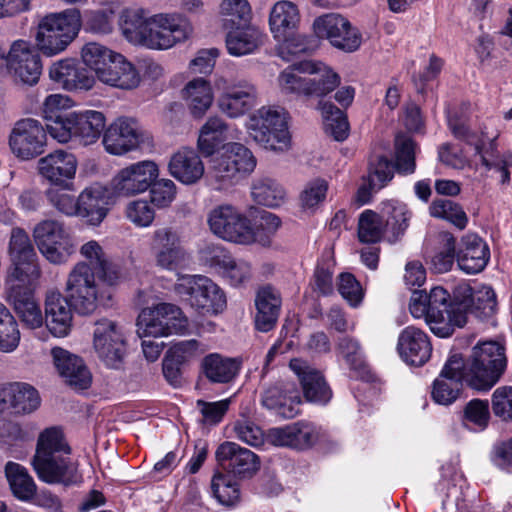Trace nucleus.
Returning <instances> with one entry per match:
<instances>
[{"instance_id": "f257e3e1", "label": "nucleus", "mask_w": 512, "mask_h": 512, "mask_svg": "<svg viewBox=\"0 0 512 512\" xmlns=\"http://www.w3.org/2000/svg\"><path fill=\"white\" fill-rule=\"evenodd\" d=\"M409 311L414 318H424L431 332L441 338L451 336L456 327L466 324L463 309L453 305L448 291L441 286L433 287L429 294L413 291Z\"/></svg>"}, {"instance_id": "f03ea898", "label": "nucleus", "mask_w": 512, "mask_h": 512, "mask_svg": "<svg viewBox=\"0 0 512 512\" xmlns=\"http://www.w3.org/2000/svg\"><path fill=\"white\" fill-rule=\"evenodd\" d=\"M507 364L503 344L492 340L479 342L472 348L468 360L463 362L464 381L472 389L487 392L500 381Z\"/></svg>"}, {"instance_id": "7ed1b4c3", "label": "nucleus", "mask_w": 512, "mask_h": 512, "mask_svg": "<svg viewBox=\"0 0 512 512\" xmlns=\"http://www.w3.org/2000/svg\"><path fill=\"white\" fill-rule=\"evenodd\" d=\"M249 137L266 150L285 152L291 147L288 112L279 106H262L245 124Z\"/></svg>"}, {"instance_id": "20e7f679", "label": "nucleus", "mask_w": 512, "mask_h": 512, "mask_svg": "<svg viewBox=\"0 0 512 512\" xmlns=\"http://www.w3.org/2000/svg\"><path fill=\"white\" fill-rule=\"evenodd\" d=\"M255 167L256 159L247 147L229 143L223 146L221 153L212 156L205 177L213 189L224 190L253 172Z\"/></svg>"}, {"instance_id": "39448f33", "label": "nucleus", "mask_w": 512, "mask_h": 512, "mask_svg": "<svg viewBox=\"0 0 512 512\" xmlns=\"http://www.w3.org/2000/svg\"><path fill=\"white\" fill-rule=\"evenodd\" d=\"M81 25V13L76 8L47 14L37 25L36 45L46 56L57 55L76 38Z\"/></svg>"}, {"instance_id": "423d86ee", "label": "nucleus", "mask_w": 512, "mask_h": 512, "mask_svg": "<svg viewBox=\"0 0 512 512\" xmlns=\"http://www.w3.org/2000/svg\"><path fill=\"white\" fill-rule=\"evenodd\" d=\"M174 292L201 314H219L227 306L224 291L203 275H179Z\"/></svg>"}, {"instance_id": "0eeeda50", "label": "nucleus", "mask_w": 512, "mask_h": 512, "mask_svg": "<svg viewBox=\"0 0 512 512\" xmlns=\"http://www.w3.org/2000/svg\"><path fill=\"white\" fill-rule=\"evenodd\" d=\"M106 127V117L101 111L81 110L65 114L62 122L51 126L50 136L65 144L72 139L87 146L98 141Z\"/></svg>"}, {"instance_id": "6e6552de", "label": "nucleus", "mask_w": 512, "mask_h": 512, "mask_svg": "<svg viewBox=\"0 0 512 512\" xmlns=\"http://www.w3.org/2000/svg\"><path fill=\"white\" fill-rule=\"evenodd\" d=\"M65 293L71 307L79 314L93 313L102 298L94 269L84 261H78L69 271Z\"/></svg>"}, {"instance_id": "1a4fd4ad", "label": "nucleus", "mask_w": 512, "mask_h": 512, "mask_svg": "<svg viewBox=\"0 0 512 512\" xmlns=\"http://www.w3.org/2000/svg\"><path fill=\"white\" fill-rule=\"evenodd\" d=\"M215 88L219 93L217 106L229 118H239L257 104V87L244 77L220 76Z\"/></svg>"}, {"instance_id": "9d476101", "label": "nucleus", "mask_w": 512, "mask_h": 512, "mask_svg": "<svg viewBox=\"0 0 512 512\" xmlns=\"http://www.w3.org/2000/svg\"><path fill=\"white\" fill-rule=\"evenodd\" d=\"M312 31L320 40H326L335 49L345 53L357 51L362 44V34L348 18L340 13L328 12L317 16Z\"/></svg>"}, {"instance_id": "9b49d317", "label": "nucleus", "mask_w": 512, "mask_h": 512, "mask_svg": "<svg viewBox=\"0 0 512 512\" xmlns=\"http://www.w3.org/2000/svg\"><path fill=\"white\" fill-rule=\"evenodd\" d=\"M33 238L41 255L51 264H65L75 252L73 240L60 221L39 222L33 229Z\"/></svg>"}, {"instance_id": "f8f14e48", "label": "nucleus", "mask_w": 512, "mask_h": 512, "mask_svg": "<svg viewBox=\"0 0 512 512\" xmlns=\"http://www.w3.org/2000/svg\"><path fill=\"white\" fill-rule=\"evenodd\" d=\"M102 144L107 153L122 156L153 144V137L131 117L115 119L104 131Z\"/></svg>"}, {"instance_id": "ddd939ff", "label": "nucleus", "mask_w": 512, "mask_h": 512, "mask_svg": "<svg viewBox=\"0 0 512 512\" xmlns=\"http://www.w3.org/2000/svg\"><path fill=\"white\" fill-rule=\"evenodd\" d=\"M211 231L218 237L237 244H252L255 240L250 220L239 209L222 204L213 208L208 215Z\"/></svg>"}, {"instance_id": "4468645a", "label": "nucleus", "mask_w": 512, "mask_h": 512, "mask_svg": "<svg viewBox=\"0 0 512 512\" xmlns=\"http://www.w3.org/2000/svg\"><path fill=\"white\" fill-rule=\"evenodd\" d=\"M448 125L452 134L459 139L465 140L469 145L474 146L475 154L480 157L482 165L487 170H496L500 174V184L508 185L510 183V171L512 167V152L506 151L499 153L494 140L485 143L481 140H475L465 124L459 119L448 116Z\"/></svg>"}, {"instance_id": "2eb2a0df", "label": "nucleus", "mask_w": 512, "mask_h": 512, "mask_svg": "<svg viewBox=\"0 0 512 512\" xmlns=\"http://www.w3.org/2000/svg\"><path fill=\"white\" fill-rule=\"evenodd\" d=\"M158 175L159 169L154 161L142 160L118 170L109 186L116 198H129L146 192Z\"/></svg>"}, {"instance_id": "dca6fc26", "label": "nucleus", "mask_w": 512, "mask_h": 512, "mask_svg": "<svg viewBox=\"0 0 512 512\" xmlns=\"http://www.w3.org/2000/svg\"><path fill=\"white\" fill-rule=\"evenodd\" d=\"M93 350L99 360L109 368H120L126 354V339L122 328L114 321L103 318L95 323Z\"/></svg>"}, {"instance_id": "f3484780", "label": "nucleus", "mask_w": 512, "mask_h": 512, "mask_svg": "<svg viewBox=\"0 0 512 512\" xmlns=\"http://www.w3.org/2000/svg\"><path fill=\"white\" fill-rule=\"evenodd\" d=\"M192 32L188 23L182 24L178 13H160L150 16L148 36L144 46L152 50H166L186 40Z\"/></svg>"}, {"instance_id": "a211bd4d", "label": "nucleus", "mask_w": 512, "mask_h": 512, "mask_svg": "<svg viewBox=\"0 0 512 512\" xmlns=\"http://www.w3.org/2000/svg\"><path fill=\"white\" fill-rule=\"evenodd\" d=\"M9 73L14 81L33 86L42 73V63L38 52L24 40L15 41L4 57Z\"/></svg>"}, {"instance_id": "6ab92c4d", "label": "nucleus", "mask_w": 512, "mask_h": 512, "mask_svg": "<svg viewBox=\"0 0 512 512\" xmlns=\"http://www.w3.org/2000/svg\"><path fill=\"white\" fill-rule=\"evenodd\" d=\"M46 144L45 128L38 120L32 118L17 121L9 137L13 154L22 160H30L42 154Z\"/></svg>"}, {"instance_id": "aec40b11", "label": "nucleus", "mask_w": 512, "mask_h": 512, "mask_svg": "<svg viewBox=\"0 0 512 512\" xmlns=\"http://www.w3.org/2000/svg\"><path fill=\"white\" fill-rule=\"evenodd\" d=\"M78 169L76 156L63 149H57L41 157L37 162V171L51 187L74 190L73 181Z\"/></svg>"}, {"instance_id": "412c9836", "label": "nucleus", "mask_w": 512, "mask_h": 512, "mask_svg": "<svg viewBox=\"0 0 512 512\" xmlns=\"http://www.w3.org/2000/svg\"><path fill=\"white\" fill-rule=\"evenodd\" d=\"M115 198L110 186L93 183L79 193L76 216L88 225L99 226L107 217Z\"/></svg>"}, {"instance_id": "4be33fe9", "label": "nucleus", "mask_w": 512, "mask_h": 512, "mask_svg": "<svg viewBox=\"0 0 512 512\" xmlns=\"http://www.w3.org/2000/svg\"><path fill=\"white\" fill-rule=\"evenodd\" d=\"M222 470L238 478H250L260 468L259 457L251 450L234 442H224L215 453Z\"/></svg>"}, {"instance_id": "5701e85b", "label": "nucleus", "mask_w": 512, "mask_h": 512, "mask_svg": "<svg viewBox=\"0 0 512 512\" xmlns=\"http://www.w3.org/2000/svg\"><path fill=\"white\" fill-rule=\"evenodd\" d=\"M261 402L276 415L291 419L299 414L302 400L295 383L281 380L264 389Z\"/></svg>"}, {"instance_id": "b1692460", "label": "nucleus", "mask_w": 512, "mask_h": 512, "mask_svg": "<svg viewBox=\"0 0 512 512\" xmlns=\"http://www.w3.org/2000/svg\"><path fill=\"white\" fill-rule=\"evenodd\" d=\"M69 455L61 454L48 460L32 462L39 479L48 484H62L64 486L81 483L82 474L78 470V463Z\"/></svg>"}, {"instance_id": "393cba45", "label": "nucleus", "mask_w": 512, "mask_h": 512, "mask_svg": "<svg viewBox=\"0 0 512 512\" xmlns=\"http://www.w3.org/2000/svg\"><path fill=\"white\" fill-rule=\"evenodd\" d=\"M203 258L210 267L214 268L232 286H239L252 276L249 262L231 256L219 246L209 247L202 252Z\"/></svg>"}, {"instance_id": "a878e982", "label": "nucleus", "mask_w": 512, "mask_h": 512, "mask_svg": "<svg viewBox=\"0 0 512 512\" xmlns=\"http://www.w3.org/2000/svg\"><path fill=\"white\" fill-rule=\"evenodd\" d=\"M463 359L460 355L451 356L444 365L432 388V398L440 405H450L459 396L462 388Z\"/></svg>"}, {"instance_id": "bb28decb", "label": "nucleus", "mask_w": 512, "mask_h": 512, "mask_svg": "<svg viewBox=\"0 0 512 512\" xmlns=\"http://www.w3.org/2000/svg\"><path fill=\"white\" fill-rule=\"evenodd\" d=\"M53 364L65 383L76 390L90 387L92 375L84 361L61 347L51 350Z\"/></svg>"}, {"instance_id": "cd10ccee", "label": "nucleus", "mask_w": 512, "mask_h": 512, "mask_svg": "<svg viewBox=\"0 0 512 512\" xmlns=\"http://www.w3.org/2000/svg\"><path fill=\"white\" fill-rule=\"evenodd\" d=\"M153 250L157 266L163 269H176L186 261V252L172 228L163 227L154 231Z\"/></svg>"}, {"instance_id": "c85d7f7f", "label": "nucleus", "mask_w": 512, "mask_h": 512, "mask_svg": "<svg viewBox=\"0 0 512 512\" xmlns=\"http://www.w3.org/2000/svg\"><path fill=\"white\" fill-rule=\"evenodd\" d=\"M299 68L303 74L310 75L307 77L306 97H317L324 101L323 98L340 85L338 73L323 62L301 61Z\"/></svg>"}, {"instance_id": "c756f323", "label": "nucleus", "mask_w": 512, "mask_h": 512, "mask_svg": "<svg viewBox=\"0 0 512 512\" xmlns=\"http://www.w3.org/2000/svg\"><path fill=\"white\" fill-rule=\"evenodd\" d=\"M302 384L307 401L325 405L332 398V391L322 374L301 359H292L289 364Z\"/></svg>"}, {"instance_id": "7c9ffc66", "label": "nucleus", "mask_w": 512, "mask_h": 512, "mask_svg": "<svg viewBox=\"0 0 512 512\" xmlns=\"http://www.w3.org/2000/svg\"><path fill=\"white\" fill-rule=\"evenodd\" d=\"M397 350L407 364L421 366L429 360L432 346L424 331L408 326L399 334Z\"/></svg>"}, {"instance_id": "2f4dec72", "label": "nucleus", "mask_w": 512, "mask_h": 512, "mask_svg": "<svg viewBox=\"0 0 512 512\" xmlns=\"http://www.w3.org/2000/svg\"><path fill=\"white\" fill-rule=\"evenodd\" d=\"M168 170L172 177L185 185L196 184L205 176L201 157L189 147H182L172 154Z\"/></svg>"}, {"instance_id": "473e14b6", "label": "nucleus", "mask_w": 512, "mask_h": 512, "mask_svg": "<svg viewBox=\"0 0 512 512\" xmlns=\"http://www.w3.org/2000/svg\"><path fill=\"white\" fill-rule=\"evenodd\" d=\"M490 259L488 245L477 235L467 234L462 237L457 250L458 267L466 274L481 272Z\"/></svg>"}, {"instance_id": "72a5a7b5", "label": "nucleus", "mask_w": 512, "mask_h": 512, "mask_svg": "<svg viewBox=\"0 0 512 512\" xmlns=\"http://www.w3.org/2000/svg\"><path fill=\"white\" fill-rule=\"evenodd\" d=\"M40 406L37 390L26 383H9L0 387V411L11 408L15 413L27 414Z\"/></svg>"}, {"instance_id": "f704fd0d", "label": "nucleus", "mask_w": 512, "mask_h": 512, "mask_svg": "<svg viewBox=\"0 0 512 512\" xmlns=\"http://www.w3.org/2000/svg\"><path fill=\"white\" fill-rule=\"evenodd\" d=\"M34 290L12 287L11 291H7L8 302L22 324L29 329L40 328L44 323L42 309Z\"/></svg>"}, {"instance_id": "c9c22d12", "label": "nucleus", "mask_w": 512, "mask_h": 512, "mask_svg": "<svg viewBox=\"0 0 512 512\" xmlns=\"http://www.w3.org/2000/svg\"><path fill=\"white\" fill-rule=\"evenodd\" d=\"M71 305L59 292H50L45 299V323L56 337L68 335L72 326Z\"/></svg>"}, {"instance_id": "e433bc0d", "label": "nucleus", "mask_w": 512, "mask_h": 512, "mask_svg": "<svg viewBox=\"0 0 512 512\" xmlns=\"http://www.w3.org/2000/svg\"><path fill=\"white\" fill-rule=\"evenodd\" d=\"M264 37L263 32L250 23L232 26L225 37L226 49L235 57L253 54L263 45Z\"/></svg>"}, {"instance_id": "4c0bfd02", "label": "nucleus", "mask_w": 512, "mask_h": 512, "mask_svg": "<svg viewBox=\"0 0 512 512\" xmlns=\"http://www.w3.org/2000/svg\"><path fill=\"white\" fill-rule=\"evenodd\" d=\"M98 80L114 88L132 90L139 86L141 76L136 67L125 56L117 53Z\"/></svg>"}, {"instance_id": "58836bf2", "label": "nucleus", "mask_w": 512, "mask_h": 512, "mask_svg": "<svg viewBox=\"0 0 512 512\" xmlns=\"http://www.w3.org/2000/svg\"><path fill=\"white\" fill-rule=\"evenodd\" d=\"M301 22L298 6L288 0L276 2L269 14V27L275 39H284L295 32Z\"/></svg>"}, {"instance_id": "ea45409f", "label": "nucleus", "mask_w": 512, "mask_h": 512, "mask_svg": "<svg viewBox=\"0 0 512 512\" xmlns=\"http://www.w3.org/2000/svg\"><path fill=\"white\" fill-rule=\"evenodd\" d=\"M255 326L261 332L270 331L276 324L280 308V293L271 286H264L257 292Z\"/></svg>"}, {"instance_id": "a19ab883", "label": "nucleus", "mask_w": 512, "mask_h": 512, "mask_svg": "<svg viewBox=\"0 0 512 512\" xmlns=\"http://www.w3.org/2000/svg\"><path fill=\"white\" fill-rule=\"evenodd\" d=\"M41 276L42 271L37 255L11 261L6 278V291H11L12 287L35 289Z\"/></svg>"}, {"instance_id": "79ce46f5", "label": "nucleus", "mask_w": 512, "mask_h": 512, "mask_svg": "<svg viewBox=\"0 0 512 512\" xmlns=\"http://www.w3.org/2000/svg\"><path fill=\"white\" fill-rule=\"evenodd\" d=\"M150 17L143 9H126L121 13L119 26L123 37L131 44L144 46Z\"/></svg>"}, {"instance_id": "37998d69", "label": "nucleus", "mask_w": 512, "mask_h": 512, "mask_svg": "<svg viewBox=\"0 0 512 512\" xmlns=\"http://www.w3.org/2000/svg\"><path fill=\"white\" fill-rule=\"evenodd\" d=\"M183 98L187 102L192 115L202 117L212 105V88L204 78H195L184 87Z\"/></svg>"}, {"instance_id": "c03bdc74", "label": "nucleus", "mask_w": 512, "mask_h": 512, "mask_svg": "<svg viewBox=\"0 0 512 512\" xmlns=\"http://www.w3.org/2000/svg\"><path fill=\"white\" fill-rule=\"evenodd\" d=\"M4 472L10 489L17 499L30 501L35 497L36 484L24 466L9 461L5 465Z\"/></svg>"}, {"instance_id": "a18cd8bd", "label": "nucleus", "mask_w": 512, "mask_h": 512, "mask_svg": "<svg viewBox=\"0 0 512 512\" xmlns=\"http://www.w3.org/2000/svg\"><path fill=\"white\" fill-rule=\"evenodd\" d=\"M204 375L213 383H228L238 374L240 364L236 359L210 354L202 361Z\"/></svg>"}, {"instance_id": "49530a36", "label": "nucleus", "mask_w": 512, "mask_h": 512, "mask_svg": "<svg viewBox=\"0 0 512 512\" xmlns=\"http://www.w3.org/2000/svg\"><path fill=\"white\" fill-rule=\"evenodd\" d=\"M459 291L463 293V299L460 301H452L453 305L459 306L463 309L467 317V309L470 306H475L476 309L482 310L485 315H490L496 308V295L490 286H482L477 291L473 292L472 288L468 285L458 287Z\"/></svg>"}, {"instance_id": "de8ad7c7", "label": "nucleus", "mask_w": 512, "mask_h": 512, "mask_svg": "<svg viewBox=\"0 0 512 512\" xmlns=\"http://www.w3.org/2000/svg\"><path fill=\"white\" fill-rule=\"evenodd\" d=\"M227 124L220 117H210L200 129L197 147L205 157L213 156L225 141Z\"/></svg>"}, {"instance_id": "09e8293b", "label": "nucleus", "mask_w": 512, "mask_h": 512, "mask_svg": "<svg viewBox=\"0 0 512 512\" xmlns=\"http://www.w3.org/2000/svg\"><path fill=\"white\" fill-rule=\"evenodd\" d=\"M71 450L66 443L60 429L51 427L45 429L38 437L36 453L32 462L48 460L61 454H70Z\"/></svg>"}, {"instance_id": "8fccbe9b", "label": "nucleus", "mask_w": 512, "mask_h": 512, "mask_svg": "<svg viewBox=\"0 0 512 512\" xmlns=\"http://www.w3.org/2000/svg\"><path fill=\"white\" fill-rule=\"evenodd\" d=\"M118 52L97 43H86L81 49V59L84 65L94 72L98 80L113 61Z\"/></svg>"}, {"instance_id": "3c124183", "label": "nucleus", "mask_w": 512, "mask_h": 512, "mask_svg": "<svg viewBox=\"0 0 512 512\" xmlns=\"http://www.w3.org/2000/svg\"><path fill=\"white\" fill-rule=\"evenodd\" d=\"M317 109L320 110L326 133L337 141H343L349 133V123L346 115L329 101H319Z\"/></svg>"}, {"instance_id": "603ef678", "label": "nucleus", "mask_w": 512, "mask_h": 512, "mask_svg": "<svg viewBox=\"0 0 512 512\" xmlns=\"http://www.w3.org/2000/svg\"><path fill=\"white\" fill-rule=\"evenodd\" d=\"M251 195L256 203L276 208L284 203L286 193L284 188L275 180L263 178L254 181Z\"/></svg>"}, {"instance_id": "864d4df0", "label": "nucleus", "mask_w": 512, "mask_h": 512, "mask_svg": "<svg viewBox=\"0 0 512 512\" xmlns=\"http://www.w3.org/2000/svg\"><path fill=\"white\" fill-rule=\"evenodd\" d=\"M165 309L171 311L168 306H152L144 308L137 319V333L139 337H162L164 326L161 324L159 315L166 313Z\"/></svg>"}, {"instance_id": "5fc2aeb1", "label": "nucleus", "mask_w": 512, "mask_h": 512, "mask_svg": "<svg viewBox=\"0 0 512 512\" xmlns=\"http://www.w3.org/2000/svg\"><path fill=\"white\" fill-rule=\"evenodd\" d=\"M416 144L407 136L395 140V169L399 174L411 175L416 170Z\"/></svg>"}, {"instance_id": "6e6d98bb", "label": "nucleus", "mask_w": 512, "mask_h": 512, "mask_svg": "<svg viewBox=\"0 0 512 512\" xmlns=\"http://www.w3.org/2000/svg\"><path fill=\"white\" fill-rule=\"evenodd\" d=\"M74 106V101L67 95L56 93L48 95L41 106V114L47 123V132L50 134L51 126L62 122L65 115L62 113Z\"/></svg>"}, {"instance_id": "4d7b16f0", "label": "nucleus", "mask_w": 512, "mask_h": 512, "mask_svg": "<svg viewBox=\"0 0 512 512\" xmlns=\"http://www.w3.org/2000/svg\"><path fill=\"white\" fill-rule=\"evenodd\" d=\"M429 212L432 217L448 220L460 229H464L468 223L462 207L448 199H435L429 207Z\"/></svg>"}, {"instance_id": "13d9d810", "label": "nucleus", "mask_w": 512, "mask_h": 512, "mask_svg": "<svg viewBox=\"0 0 512 512\" xmlns=\"http://www.w3.org/2000/svg\"><path fill=\"white\" fill-rule=\"evenodd\" d=\"M300 62L293 64L280 72L277 85L283 94L305 96L307 90V77H302L303 72L299 68Z\"/></svg>"}, {"instance_id": "bf43d9fd", "label": "nucleus", "mask_w": 512, "mask_h": 512, "mask_svg": "<svg viewBox=\"0 0 512 512\" xmlns=\"http://www.w3.org/2000/svg\"><path fill=\"white\" fill-rule=\"evenodd\" d=\"M384 223L380 215L372 210L361 213L358 223V237L363 243L378 242L384 231Z\"/></svg>"}, {"instance_id": "052dcab7", "label": "nucleus", "mask_w": 512, "mask_h": 512, "mask_svg": "<svg viewBox=\"0 0 512 512\" xmlns=\"http://www.w3.org/2000/svg\"><path fill=\"white\" fill-rule=\"evenodd\" d=\"M219 14L232 26L247 24L252 19V8L248 0H222Z\"/></svg>"}, {"instance_id": "680f3d73", "label": "nucleus", "mask_w": 512, "mask_h": 512, "mask_svg": "<svg viewBox=\"0 0 512 512\" xmlns=\"http://www.w3.org/2000/svg\"><path fill=\"white\" fill-rule=\"evenodd\" d=\"M125 218L138 228L150 227L155 219V211L147 200L129 201L124 208Z\"/></svg>"}, {"instance_id": "e2e57ef3", "label": "nucleus", "mask_w": 512, "mask_h": 512, "mask_svg": "<svg viewBox=\"0 0 512 512\" xmlns=\"http://www.w3.org/2000/svg\"><path fill=\"white\" fill-rule=\"evenodd\" d=\"M230 404L231 400L229 398L215 402L197 400L196 408L201 414V423L209 426L219 424L229 410Z\"/></svg>"}, {"instance_id": "0e129e2a", "label": "nucleus", "mask_w": 512, "mask_h": 512, "mask_svg": "<svg viewBox=\"0 0 512 512\" xmlns=\"http://www.w3.org/2000/svg\"><path fill=\"white\" fill-rule=\"evenodd\" d=\"M383 213L387 216L386 226L390 227L395 235H399L408 227L410 212L404 203L389 201L384 204Z\"/></svg>"}, {"instance_id": "69168bd1", "label": "nucleus", "mask_w": 512, "mask_h": 512, "mask_svg": "<svg viewBox=\"0 0 512 512\" xmlns=\"http://www.w3.org/2000/svg\"><path fill=\"white\" fill-rule=\"evenodd\" d=\"M211 488L214 497L223 505H232L239 499L237 483L221 473L215 474Z\"/></svg>"}, {"instance_id": "338daca9", "label": "nucleus", "mask_w": 512, "mask_h": 512, "mask_svg": "<svg viewBox=\"0 0 512 512\" xmlns=\"http://www.w3.org/2000/svg\"><path fill=\"white\" fill-rule=\"evenodd\" d=\"M394 175L392 163L383 156H377L370 161L369 185L371 190H379L391 181Z\"/></svg>"}, {"instance_id": "774afa93", "label": "nucleus", "mask_w": 512, "mask_h": 512, "mask_svg": "<svg viewBox=\"0 0 512 512\" xmlns=\"http://www.w3.org/2000/svg\"><path fill=\"white\" fill-rule=\"evenodd\" d=\"M494 415L503 421H512V386H500L491 397Z\"/></svg>"}]
</instances>
